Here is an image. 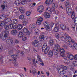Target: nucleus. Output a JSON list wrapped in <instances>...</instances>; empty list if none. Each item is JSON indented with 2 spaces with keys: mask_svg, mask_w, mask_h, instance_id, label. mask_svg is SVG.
I'll list each match as a JSON object with an SVG mask.
<instances>
[{
  "mask_svg": "<svg viewBox=\"0 0 77 77\" xmlns=\"http://www.w3.org/2000/svg\"><path fill=\"white\" fill-rule=\"evenodd\" d=\"M18 20L17 19L14 20H12L11 21V24H9L8 25H6L5 26V32H3V33H4V35H2H2L0 34V39L1 38L3 41H5L6 40L8 37L9 36L8 34L9 32L10 29H12L13 28V25L14 24H15L17 23Z\"/></svg>",
  "mask_w": 77,
  "mask_h": 77,
  "instance_id": "f257e3e1",
  "label": "nucleus"
},
{
  "mask_svg": "<svg viewBox=\"0 0 77 77\" xmlns=\"http://www.w3.org/2000/svg\"><path fill=\"white\" fill-rule=\"evenodd\" d=\"M50 50V47H47V45L45 43H44L43 45L42 48V51L44 52L45 54H47Z\"/></svg>",
  "mask_w": 77,
  "mask_h": 77,
  "instance_id": "f03ea898",
  "label": "nucleus"
},
{
  "mask_svg": "<svg viewBox=\"0 0 77 77\" xmlns=\"http://www.w3.org/2000/svg\"><path fill=\"white\" fill-rule=\"evenodd\" d=\"M11 57L12 58H14V60H13V63L14 64V66H18V63L16 62V60L18 57V55L17 54H16L15 55L13 54L11 56Z\"/></svg>",
  "mask_w": 77,
  "mask_h": 77,
  "instance_id": "7ed1b4c3",
  "label": "nucleus"
},
{
  "mask_svg": "<svg viewBox=\"0 0 77 77\" xmlns=\"http://www.w3.org/2000/svg\"><path fill=\"white\" fill-rule=\"evenodd\" d=\"M59 51L61 53L60 54L61 56L63 57L64 59H67V58H68L66 55H65V54H64V53L65 52L64 49H63L62 48H60L59 49Z\"/></svg>",
  "mask_w": 77,
  "mask_h": 77,
  "instance_id": "20e7f679",
  "label": "nucleus"
},
{
  "mask_svg": "<svg viewBox=\"0 0 77 77\" xmlns=\"http://www.w3.org/2000/svg\"><path fill=\"white\" fill-rule=\"evenodd\" d=\"M20 3H21V4L24 5L25 4H27V2L26 0H17L15 1L14 3L15 4H20Z\"/></svg>",
  "mask_w": 77,
  "mask_h": 77,
  "instance_id": "39448f33",
  "label": "nucleus"
},
{
  "mask_svg": "<svg viewBox=\"0 0 77 77\" xmlns=\"http://www.w3.org/2000/svg\"><path fill=\"white\" fill-rule=\"evenodd\" d=\"M44 24L45 26H46L45 29L46 30L47 32V31H49L50 29V25L49 23L47 21L44 22Z\"/></svg>",
  "mask_w": 77,
  "mask_h": 77,
  "instance_id": "423d86ee",
  "label": "nucleus"
},
{
  "mask_svg": "<svg viewBox=\"0 0 77 77\" xmlns=\"http://www.w3.org/2000/svg\"><path fill=\"white\" fill-rule=\"evenodd\" d=\"M23 32L25 33H26L27 35H30V34L31 32H32V31H31V30H29L28 31V29L26 27H25L23 28Z\"/></svg>",
  "mask_w": 77,
  "mask_h": 77,
  "instance_id": "0eeeda50",
  "label": "nucleus"
},
{
  "mask_svg": "<svg viewBox=\"0 0 77 77\" xmlns=\"http://www.w3.org/2000/svg\"><path fill=\"white\" fill-rule=\"evenodd\" d=\"M58 73L60 74V76H62V75H63L65 74V73H66V71L64 70H63L62 69H60L58 70Z\"/></svg>",
  "mask_w": 77,
  "mask_h": 77,
  "instance_id": "6e6552de",
  "label": "nucleus"
},
{
  "mask_svg": "<svg viewBox=\"0 0 77 77\" xmlns=\"http://www.w3.org/2000/svg\"><path fill=\"white\" fill-rule=\"evenodd\" d=\"M66 54L67 56L68 57L69 59L70 60H72L73 59H74V56L72 55V54H71L69 52H67Z\"/></svg>",
  "mask_w": 77,
  "mask_h": 77,
  "instance_id": "1a4fd4ad",
  "label": "nucleus"
},
{
  "mask_svg": "<svg viewBox=\"0 0 77 77\" xmlns=\"http://www.w3.org/2000/svg\"><path fill=\"white\" fill-rule=\"evenodd\" d=\"M66 11L67 14L69 15H71L72 10L71 9V8H70V7H68L66 8Z\"/></svg>",
  "mask_w": 77,
  "mask_h": 77,
  "instance_id": "9d476101",
  "label": "nucleus"
},
{
  "mask_svg": "<svg viewBox=\"0 0 77 77\" xmlns=\"http://www.w3.org/2000/svg\"><path fill=\"white\" fill-rule=\"evenodd\" d=\"M43 11H44V6H43V5H41L39 6L38 7L37 11H38V12H39L40 13L42 12Z\"/></svg>",
  "mask_w": 77,
  "mask_h": 77,
  "instance_id": "9b49d317",
  "label": "nucleus"
},
{
  "mask_svg": "<svg viewBox=\"0 0 77 77\" xmlns=\"http://www.w3.org/2000/svg\"><path fill=\"white\" fill-rule=\"evenodd\" d=\"M42 21H43V18L42 17H40L38 18L37 21L36 23L37 25H39V24H41V23H42Z\"/></svg>",
  "mask_w": 77,
  "mask_h": 77,
  "instance_id": "f8f14e48",
  "label": "nucleus"
},
{
  "mask_svg": "<svg viewBox=\"0 0 77 77\" xmlns=\"http://www.w3.org/2000/svg\"><path fill=\"white\" fill-rule=\"evenodd\" d=\"M6 42L7 43V44H9V45H13L14 42H13V40H12L11 39H7L6 41Z\"/></svg>",
  "mask_w": 77,
  "mask_h": 77,
  "instance_id": "ddd939ff",
  "label": "nucleus"
},
{
  "mask_svg": "<svg viewBox=\"0 0 77 77\" xmlns=\"http://www.w3.org/2000/svg\"><path fill=\"white\" fill-rule=\"evenodd\" d=\"M59 26L58 24H56L55 27L53 29L54 31L55 32H59Z\"/></svg>",
  "mask_w": 77,
  "mask_h": 77,
  "instance_id": "4468645a",
  "label": "nucleus"
},
{
  "mask_svg": "<svg viewBox=\"0 0 77 77\" xmlns=\"http://www.w3.org/2000/svg\"><path fill=\"white\" fill-rule=\"evenodd\" d=\"M63 47L66 50H68V46H67V42H64V45L63 46Z\"/></svg>",
  "mask_w": 77,
  "mask_h": 77,
  "instance_id": "2eb2a0df",
  "label": "nucleus"
},
{
  "mask_svg": "<svg viewBox=\"0 0 77 77\" xmlns=\"http://www.w3.org/2000/svg\"><path fill=\"white\" fill-rule=\"evenodd\" d=\"M53 51L54 55L56 56V57H58V53H59V50L55 49V48H54Z\"/></svg>",
  "mask_w": 77,
  "mask_h": 77,
  "instance_id": "dca6fc26",
  "label": "nucleus"
},
{
  "mask_svg": "<svg viewBox=\"0 0 77 77\" xmlns=\"http://www.w3.org/2000/svg\"><path fill=\"white\" fill-rule=\"evenodd\" d=\"M28 23V20L27 19H24L23 20V22L22 23V25L26 26Z\"/></svg>",
  "mask_w": 77,
  "mask_h": 77,
  "instance_id": "f3484780",
  "label": "nucleus"
},
{
  "mask_svg": "<svg viewBox=\"0 0 77 77\" xmlns=\"http://www.w3.org/2000/svg\"><path fill=\"white\" fill-rule=\"evenodd\" d=\"M53 0H46L45 1V5H51L53 3Z\"/></svg>",
  "mask_w": 77,
  "mask_h": 77,
  "instance_id": "a211bd4d",
  "label": "nucleus"
},
{
  "mask_svg": "<svg viewBox=\"0 0 77 77\" xmlns=\"http://www.w3.org/2000/svg\"><path fill=\"white\" fill-rule=\"evenodd\" d=\"M44 17L46 18H49L50 17V14L48 12H45L44 14Z\"/></svg>",
  "mask_w": 77,
  "mask_h": 77,
  "instance_id": "6ab92c4d",
  "label": "nucleus"
},
{
  "mask_svg": "<svg viewBox=\"0 0 77 77\" xmlns=\"http://www.w3.org/2000/svg\"><path fill=\"white\" fill-rule=\"evenodd\" d=\"M39 41L35 40L32 42V44L35 47H37L39 44Z\"/></svg>",
  "mask_w": 77,
  "mask_h": 77,
  "instance_id": "aec40b11",
  "label": "nucleus"
},
{
  "mask_svg": "<svg viewBox=\"0 0 77 77\" xmlns=\"http://www.w3.org/2000/svg\"><path fill=\"white\" fill-rule=\"evenodd\" d=\"M71 37L68 35L66 36L65 41H66L67 42H68L70 43V42H71Z\"/></svg>",
  "mask_w": 77,
  "mask_h": 77,
  "instance_id": "412c9836",
  "label": "nucleus"
},
{
  "mask_svg": "<svg viewBox=\"0 0 77 77\" xmlns=\"http://www.w3.org/2000/svg\"><path fill=\"white\" fill-rule=\"evenodd\" d=\"M48 56L50 57H52L53 56V51L52 50H51L48 53Z\"/></svg>",
  "mask_w": 77,
  "mask_h": 77,
  "instance_id": "4be33fe9",
  "label": "nucleus"
},
{
  "mask_svg": "<svg viewBox=\"0 0 77 77\" xmlns=\"http://www.w3.org/2000/svg\"><path fill=\"white\" fill-rule=\"evenodd\" d=\"M23 29V25L21 24H19L17 25V30H21Z\"/></svg>",
  "mask_w": 77,
  "mask_h": 77,
  "instance_id": "5701e85b",
  "label": "nucleus"
},
{
  "mask_svg": "<svg viewBox=\"0 0 77 77\" xmlns=\"http://www.w3.org/2000/svg\"><path fill=\"white\" fill-rule=\"evenodd\" d=\"M29 27L30 29H31L32 30L34 29L35 28V24H30L29 26Z\"/></svg>",
  "mask_w": 77,
  "mask_h": 77,
  "instance_id": "b1692460",
  "label": "nucleus"
},
{
  "mask_svg": "<svg viewBox=\"0 0 77 77\" xmlns=\"http://www.w3.org/2000/svg\"><path fill=\"white\" fill-rule=\"evenodd\" d=\"M49 45L51 46H52L53 45H54V41L53 39L50 40L49 42Z\"/></svg>",
  "mask_w": 77,
  "mask_h": 77,
  "instance_id": "393cba45",
  "label": "nucleus"
},
{
  "mask_svg": "<svg viewBox=\"0 0 77 77\" xmlns=\"http://www.w3.org/2000/svg\"><path fill=\"white\" fill-rule=\"evenodd\" d=\"M37 58L38 60L40 61L41 62H42V60L41 57H40L39 55H37Z\"/></svg>",
  "mask_w": 77,
  "mask_h": 77,
  "instance_id": "a878e982",
  "label": "nucleus"
},
{
  "mask_svg": "<svg viewBox=\"0 0 77 77\" xmlns=\"http://www.w3.org/2000/svg\"><path fill=\"white\" fill-rule=\"evenodd\" d=\"M60 28L62 30H65L66 29V26H65V25L61 24L60 25Z\"/></svg>",
  "mask_w": 77,
  "mask_h": 77,
  "instance_id": "bb28decb",
  "label": "nucleus"
},
{
  "mask_svg": "<svg viewBox=\"0 0 77 77\" xmlns=\"http://www.w3.org/2000/svg\"><path fill=\"white\" fill-rule=\"evenodd\" d=\"M17 33V30H13L11 31V34L13 35H15Z\"/></svg>",
  "mask_w": 77,
  "mask_h": 77,
  "instance_id": "cd10ccee",
  "label": "nucleus"
},
{
  "mask_svg": "<svg viewBox=\"0 0 77 77\" xmlns=\"http://www.w3.org/2000/svg\"><path fill=\"white\" fill-rule=\"evenodd\" d=\"M6 16L5 17L3 15H1L0 17V21H1V20H3V21L6 20Z\"/></svg>",
  "mask_w": 77,
  "mask_h": 77,
  "instance_id": "c85d7f7f",
  "label": "nucleus"
},
{
  "mask_svg": "<svg viewBox=\"0 0 77 77\" xmlns=\"http://www.w3.org/2000/svg\"><path fill=\"white\" fill-rule=\"evenodd\" d=\"M6 23L5 21H2L0 23V26H2V27H3L4 26L6 25Z\"/></svg>",
  "mask_w": 77,
  "mask_h": 77,
  "instance_id": "c756f323",
  "label": "nucleus"
},
{
  "mask_svg": "<svg viewBox=\"0 0 77 77\" xmlns=\"http://www.w3.org/2000/svg\"><path fill=\"white\" fill-rule=\"evenodd\" d=\"M52 12L55 13L57 15H58L59 14V11L57 10H55V9L54 8L52 9Z\"/></svg>",
  "mask_w": 77,
  "mask_h": 77,
  "instance_id": "7c9ffc66",
  "label": "nucleus"
},
{
  "mask_svg": "<svg viewBox=\"0 0 77 77\" xmlns=\"http://www.w3.org/2000/svg\"><path fill=\"white\" fill-rule=\"evenodd\" d=\"M17 52L18 53H19L20 54L21 56H22V57L24 56V52H23V51H22L18 50Z\"/></svg>",
  "mask_w": 77,
  "mask_h": 77,
  "instance_id": "2f4dec72",
  "label": "nucleus"
},
{
  "mask_svg": "<svg viewBox=\"0 0 77 77\" xmlns=\"http://www.w3.org/2000/svg\"><path fill=\"white\" fill-rule=\"evenodd\" d=\"M52 6L54 9L57 8L58 7L57 4V3H53Z\"/></svg>",
  "mask_w": 77,
  "mask_h": 77,
  "instance_id": "473e14b6",
  "label": "nucleus"
},
{
  "mask_svg": "<svg viewBox=\"0 0 77 77\" xmlns=\"http://www.w3.org/2000/svg\"><path fill=\"white\" fill-rule=\"evenodd\" d=\"M24 36V34L23 33V32H19V33L18 34V36L19 38H21Z\"/></svg>",
  "mask_w": 77,
  "mask_h": 77,
  "instance_id": "72a5a7b5",
  "label": "nucleus"
},
{
  "mask_svg": "<svg viewBox=\"0 0 77 77\" xmlns=\"http://www.w3.org/2000/svg\"><path fill=\"white\" fill-rule=\"evenodd\" d=\"M54 48L59 50L60 49V45L57 44H56Z\"/></svg>",
  "mask_w": 77,
  "mask_h": 77,
  "instance_id": "f704fd0d",
  "label": "nucleus"
},
{
  "mask_svg": "<svg viewBox=\"0 0 77 77\" xmlns=\"http://www.w3.org/2000/svg\"><path fill=\"white\" fill-rule=\"evenodd\" d=\"M46 11L50 13V14H51V8L50 7H48L46 10Z\"/></svg>",
  "mask_w": 77,
  "mask_h": 77,
  "instance_id": "c9c22d12",
  "label": "nucleus"
},
{
  "mask_svg": "<svg viewBox=\"0 0 77 77\" xmlns=\"http://www.w3.org/2000/svg\"><path fill=\"white\" fill-rule=\"evenodd\" d=\"M75 13L74 11H73L71 16L72 19H74L75 17Z\"/></svg>",
  "mask_w": 77,
  "mask_h": 77,
  "instance_id": "e433bc0d",
  "label": "nucleus"
},
{
  "mask_svg": "<svg viewBox=\"0 0 77 77\" xmlns=\"http://www.w3.org/2000/svg\"><path fill=\"white\" fill-rule=\"evenodd\" d=\"M49 25L50 26L49 27L50 30L49 31H47V32H50L51 31V29L50 28V27H52L53 26L54 23H51L50 24H49Z\"/></svg>",
  "mask_w": 77,
  "mask_h": 77,
  "instance_id": "4c0bfd02",
  "label": "nucleus"
},
{
  "mask_svg": "<svg viewBox=\"0 0 77 77\" xmlns=\"http://www.w3.org/2000/svg\"><path fill=\"white\" fill-rule=\"evenodd\" d=\"M60 68H62L64 70H66V69H67V67L66 66H65L63 65H61L60 66Z\"/></svg>",
  "mask_w": 77,
  "mask_h": 77,
  "instance_id": "58836bf2",
  "label": "nucleus"
},
{
  "mask_svg": "<svg viewBox=\"0 0 77 77\" xmlns=\"http://www.w3.org/2000/svg\"><path fill=\"white\" fill-rule=\"evenodd\" d=\"M67 58L65 59L64 60V62L65 63H67V64H69V60L66 59Z\"/></svg>",
  "mask_w": 77,
  "mask_h": 77,
  "instance_id": "ea45409f",
  "label": "nucleus"
},
{
  "mask_svg": "<svg viewBox=\"0 0 77 77\" xmlns=\"http://www.w3.org/2000/svg\"><path fill=\"white\" fill-rule=\"evenodd\" d=\"M70 4V2L69 1L67 0L66 1L65 3V5L66 6H69V5Z\"/></svg>",
  "mask_w": 77,
  "mask_h": 77,
  "instance_id": "a19ab883",
  "label": "nucleus"
},
{
  "mask_svg": "<svg viewBox=\"0 0 77 77\" xmlns=\"http://www.w3.org/2000/svg\"><path fill=\"white\" fill-rule=\"evenodd\" d=\"M11 18H7L5 21V23H6V24H8L9 21H11Z\"/></svg>",
  "mask_w": 77,
  "mask_h": 77,
  "instance_id": "79ce46f5",
  "label": "nucleus"
},
{
  "mask_svg": "<svg viewBox=\"0 0 77 77\" xmlns=\"http://www.w3.org/2000/svg\"><path fill=\"white\" fill-rule=\"evenodd\" d=\"M19 11L22 14L24 13V8H23L21 7H20L19 8Z\"/></svg>",
  "mask_w": 77,
  "mask_h": 77,
  "instance_id": "37998d69",
  "label": "nucleus"
},
{
  "mask_svg": "<svg viewBox=\"0 0 77 77\" xmlns=\"http://www.w3.org/2000/svg\"><path fill=\"white\" fill-rule=\"evenodd\" d=\"M72 65L73 66H76L77 65V62L75 61L73 62L72 64Z\"/></svg>",
  "mask_w": 77,
  "mask_h": 77,
  "instance_id": "c03bdc74",
  "label": "nucleus"
},
{
  "mask_svg": "<svg viewBox=\"0 0 77 77\" xmlns=\"http://www.w3.org/2000/svg\"><path fill=\"white\" fill-rule=\"evenodd\" d=\"M32 59V64L34 66H36V62H35V59L34 58Z\"/></svg>",
  "mask_w": 77,
  "mask_h": 77,
  "instance_id": "a18cd8bd",
  "label": "nucleus"
},
{
  "mask_svg": "<svg viewBox=\"0 0 77 77\" xmlns=\"http://www.w3.org/2000/svg\"><path fill=\"white\" fill-rule=\"evenodd\" d=\"M24 18V16L23 15L21 14L19 16V18L20 20H23Z\"/></svg>",
  "mask_w": 77,
  "mask_h": 77,
  "instance_id": "49530a36",
  "label": "nucleus"
},
{
  "mask_svg": "<svg viewBox=\"0 0 77 77\" xmlns=\"http://www.w3.org/2000/svg\"><path fill=\"white\" fill-rule=\"evenodd\" d=\"M27 16H29L31 14V11H28L26 12V14Z\"/></svg>",
  "mask_w": 77,
  "mask_h": 77,
  "instance_id": "de8ad7c7",
  "label": "nucleus"
},
{
  "mask_svg": "<svg viewBox=\"0 0 77 77\" xmlns=\"http://www.w3.org/2000/svg\"><path fill=\"white\" fill-rule=\"evenodd\" d=\"M74 21L75 23V24L76 26V25H77V17H75V18L74 19Z\"/></svg>",
  "mask_w": 77,
  "mask_h": 77,
  "instance_id": "09e8293b",
  "label": "nucleus"
},
{
  "mask_svg": "<svg viewBox=\"0 0 77 77\" xmlns=\"http://www.w3.org/2000/svg\"><path fill=\"white\" fill-rule=\"evenodd\" d=\"M68 45L69 47H70V48H73V46L72 44L69 43L68 44Z\"/></svg>",
  "mask_w": 77,
  "mask_h": 77,
  "instance_id": "8fccbe9b",
  "label": "nucleus"
},
{
  "mask_svg": "<svg viewBox=\"0 0 77 77\" xmlns=\"http://www.w3.org/2000/svg\"><path fill=\"white\" fill-rule=\"evenodd\" d=\"M32 72L34 75H35V73L36 72V69H32Z\"/></svg>",
  "mask_w": 77,
  "mask_h": 77,
  "instance_id": "3c124183",
  "label": "nucleus"
},
{
  "mask_svg": "<svg viewBox=\"0 0 77 77\" xmlns=\"http://www.w3.org/2000/svg\"><path fill=\"white\" fill-rule=\"evenodd\" d=\"M22 40L23 41H26L27 39V37L26 36H24L22 37Z\"/></svg>",
  "mask_w": 77,
  "mask_h": 77,
  "instance_id": "603ef678",
  "label": "nucleus"
},
{
  "mask_svg": "<svg viewBox=\"0 0 77 77\" xmlns=\"http://www.w3.org/2000/svg\"><path fill=\"white\" fill-rule=\"evenodd\" d=\"M66 39V38H65L64 36H62L61 37V41H65Z\"/></svg>",
  "mask_w": 77,
  "mask_h": 77,
  "instance_id": "864d4df0",
  "label": "nucleus"
},
{
  "mask_svg": "<svg viewBox=\"0 0 77 77\" xmlns=\"http://www.w3.org/2000/svg\"><path fill=\"white\" fill-rule=\"evenodd\" d=\"M73 47L75 49L77 50V43H74L73 44Z\"/></svg>",
  "mask_w": 77,
  "mask_h": 77,
  "instance_id": "5fc2aeb1",
  "label": "nucleus"
},
{
  "mask_svg": "<svg viewBox=\"0 0 77 77\" xmlns=\"http://www.w3.org/2000/svg\"><path fill=\"white\" fill-rule=\"evenodd\" d=\"M39 38L40 39H43L44 38V35H40L39 36Z\"/></svg>",
  "mask_w": 77,
  "mask_h": 77,
  "instance_id": "6e6d98bb",
  "label": "nucleus"
},
{
  "mask_svg": "<svg viewBox=\"0 0 77 77\" xmlns=\"http://www.w3.org/2000/svg\"><path fill=\"white\" fill-rule=\"evenodd\" d=\"M14 43L16 44H18L19 43V41L17 39H16L14 41Z\"/></svg>",
  "mask_w": 77,
  "mask_h": 77,
  "instance_id": "4d7b16f0",
  "label": "nucleus"
},
{
  "mask_svg": "<svg viewBox=\"0 0 77 77\" xmlns=\"http://www.w3.org/2000/svg\"><path fill=\"white\" fill-rule=\"evenodd\" d=\"M30 8L31 9H33V8L34 6H33V4H31L29 5Z\"/></svg>",
  "mask_w": 77,
  "mask_h": 77,
  "instance_id": "13d9d810",
  "label": "nucleus"
},
{
  "mask_svg": "<svg viewBox=\"0 0 77 77\" xmlns=\"http://www.w3.org/2000/svg\"><path fill=\"white\" fill-rule=\"evenodd\" d=\"M74 59L75 60H77V54H76L74 57Z\"/></svg>",
  "mask_w": 77,
  "mask_h": 77,
  "instance_id": "bf43d9fd",
  "label": "nucleus"
},
{
  "mask_svg": "<svg viewBox=\"0 0 77 77\" xmlns=\"http://www.w3.org/2000/svg\"><path fill=\"white\" fill-rule=\"evenodd\" d=\"M70 42H72V43H74V42H75V40L71 38Z\"/></svg>",
  "mask_w": 77,
  "mask_h": 77,
  "instance_id": "052dcab7",
  "label": "nucleus"
},
{
  "mask_svg": "<svg viewBox=\"0 0 77 77\" xmlns=\"http://www.w3.org/2000/svg\"><path fill=\"white\" fill-rule=\"evenodd\" d=\"M3 50V48L2 46H1L0 47V51H2Z\"/></svg>",
  "mask_w": 77,
  "mask_h": 77,
  "instance_id": "680f3d73",
  "label": "nucleus"
},
{
  "mask_svg": "<svg viewBox=\"0 0 77 77\" xmlns=\"http://www.w3.org/2000/svg\"><path fill=\"white\" fill-rule=\"evenodd\" d=\"M43 39H45V41H47V39H48V37L47 36H46L45 38L44 37Z\"/></svg>",
  "mask_w": 77,
  "mask_h": 77,
  "instance_id": "e2e57ef3",
  "label": "nucleus"
},
{
  "mask_svg": "<svg viewBox=\"0 0 77 77\" xmlns=\"http://www.w3.org/2000/svg\"><path fill=\"white\" fill-rule=\"evenodd\" d=\"M14 53V51L12 50H11L9 52V53L10 54H12V53Z\"/></svg>",
  "mask_w": 77,
  "mask_h": 77,
  "instance_id": "0e129e2a",
  "label": "nucleus"
},
{
  "mask_svg": "<svg viewBox=\"0 0 77 77\" xmlns=\"http://www.w3.org/2000/svg\"><path fill=\"white\" fill-rule=\"evenodd\" d=\"M56 36H57L56 38L58 39L59 38V35L58 34H56Z\"/></svg>",
  "mask_w": 77,
  "mask_h": 77,
  "instance_id": "69168bd1",
  "label": "nucleus"
},
{
  "mask_svg": "<svg viewBox=\"0 0 77 77\" xmlns=\"http://www.w3.org/2000/svg\"><path fill=\"white\" fill-rule=\"evenodd\" d=\"M17 27L18 26H17L16 25H14L13 27V29H17Z\"/></svg>",
  "mask_w": 77,
  "mask_h": 77,
  "instance_id": "338daca9",
  "label": "nucleus"
},
{
  "mask_svg": "<svg viewBox=\"0 0 77 77\" xmlns=\"http://www.w3.org/2000/svg\"><path fill=\"white\" fill-rule=\"evenodd\" d=\"M74 73L75 74V75H77V71L75 70L74 72Z\"/></svg>",
  "mask_w": 77,
  "mask_h": 77,
  "instance_id": "774afa93",
  "label": "nucleus"
}]
</instances>
